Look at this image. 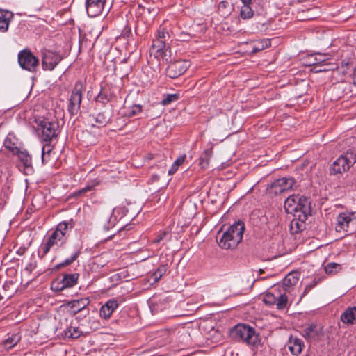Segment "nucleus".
Returning a JSON list of instances; mask_svg holds the SVG:
<instances>
[{"label": "nucleus", "instance_id": "obj_1", "mask_svg": "<svg viewBox=\"0 0 356 356\" xmlns=\"http://www.w3.org/2000/svg\"><path fill=\"white\" fill-rule=\"evenodd\" d=\"M245 231V223L239 220L225 229L221 228L216 235V241L220 248L234 250L242 241Z\"/></svg>", "mask_w": 356, "mask_h": 356}, {"label": "nucleus", "instance_id": "obj_2", "mask_svg": "<svg viewBox=\"0 0 356 356\" xmlns=\"http://www.w3.org/2000/svg\"><path fill=\"white\" fill-rule=\"evenodd\" d=\"M356 162V154L352 149H348L340 155L330 167L331 175H341L347 172Z\"/></svg>", "mask_w": 356, "mask_h": 356}, {"label": "nucleus", "instance_id": "obj_3", "mask_svg": "<svg viewBox=\"0 0 356 356\" xmlns=\"http://www.w3.org/2000/svg\"><path fill=\"white\" fill-rule=\"evenodd\" d=\"M308 203L307 199L304 196L292 195L286 199L284 207L287 213L300 217L299 213L305 214L307 211Z\"/></svg>", "mask_w": 356, "mask_h": 356}, {"label": "nucleus", "instance_id": "obj_4", "mask_svg": "<svg viewBox=\"0 0 356 356\" xmlns=\"http://www.w3.org/2000/svg\"><path fill=\"white\" fill-rule=\"evenodd\" d=\"M356 227V212L346 211L338 214L335 229L337 232H349Z\"/></svg>", "mask_w": 356, "mask_h": 356}, {"label": "nucleus", "instance_id": "obj_5", "mask_svg": "<svg viewBox=\"0 0 356 356\" xmlns=\"http://www.w3.org/2000/svg\"><path fill=\"white\" fill-rule=\"evenodd\" d=\"M85 89L81 81L76 82L72 92L69 99L67 111L71 116L78 114L82 101V93Z\"/></svg>", "mask_w": 356, "mask_h": 356}, {"label": "nucleus", "instance_id": "obj_6", "mask_svg": "<svg viewBox=\"0 0 356 356\" xmlns=\"http://www.w3.org/2000/svg\"><path fill=\"white\" fill-rule=\"evenodd\" d=\"M58 122L56 120L44 119L39 124L41 137L46 143H51L58 134Z\"/></svg>", "mask_w": 356, "mask_h": 356}, {"label": "nucleus", "instance_id": "obj_7", "mask_svg": "<svg viewBox=\"0 0 356 356\" xmlns=\"http://www.w3.org/2000/svg\"><path fill=\"white\" fill-rule=\"evenodd\" d=\"M18 63L22 69L30 72H35L39 65V60L29 49L22 50L18 54Z\"/></svg>", "mask_w": 356, "mask_h": 356}, {"label": "nucleus", "instance_id": "obj_8", "mask_svg": "<svg viewBox=\"0 0 356 356\" xmlns=\"http://www.w3.org/2000/svg\"><path fill=\"white\" fill-rule=\"evenodd\" d=\"M294 183V179L291 177H282L272 182L267 189L269 193L277 195L291 189Z\"/></svg>", "mask_w": 356, "mask_h": 356}, {"label": "nucleus", "instance_id": "obj_9", "mask_svg": "<svg viewBox=\"0 0 356 356\" xmlns=\"http://www.w3.org/2000/svg\"><path fill=\"white\" fill-rule=\"evenodd\" d=\"M62 59L63 57L59 53L47 49L42 51V65L44 70H53Z\"/></svg>", "mask_w": 356, "mask_h": 356}, {"label": "nucleus", "instance_id": "obj_10", "mask_svg": "<svg viewBox=\"0 0 356 356\" xmlns=\"http://www.w3.org/2000/svg\"><path fill=\"white\" fill-rule=\"evenodd\" d=\"M168 62L170 63L165 70V74L171 79H175L182 75L190 66L189 61L186 60H179L175 62H171L169 60Z\"/></svg>", "mask_w": 356, "mask_h": 356}, {"label": "nucleus", "instance_id": "obj_11", "mask_svg": "<svg viewBox=\"0 0 356 356\" xmlns=\"http://www.w3.org/2000/svg\"><path fill=\"white\" fill-rule=\"evenodd\" d=\"M170 49L166 44L159 40H153L152 44L149 49V54L157 59H162L166 62L169 61L170 58Z\"/></svg>", "mask_w": 356, "mask_h": 356}, {"label": "nucleus", "instance_id": "obj_12", "mask_svg": "<svg viewBox=\"0 0 356 356\" xmlns=\"http://www.w3.org/2000/svg\"><path fill=\"white\" fill-rule=\"evenodd\" d=\"M300 278V274L298 272H291L283 279L282 284L275 286L274 290L281 289L282 291L290 293L297 284Z\"/></svg>", "mask_w": 356, "mask_h": 356}, {"label": "nucleus", "instance_id": "obj_13", "mask_svg": "<svg viewBox=\"0 0 356 356\" xmlns=\"http://www.w3.org/2000/svg\"><path fill=\"white\" fill-rule=\"evenodd\" d=\"M65 240L66 239L64 238V235L63 234H59L58 232L54 230L51 236L47 238V241L41 245L42 254L40 255V257L41 258L44 257L54 245H58V243L63 244L65 242Z\"/></svg>", "mask_w": 356, "mask_h": 356}, {"label": "nucleus", "instance_id": "obj_14", "mask_svg": "<svg viewBox=\"0 0 356 356\" xmlns=\"http://www.w3.org/2000/svg\"><path fill=\"white\" fill-rule=\"evenodd\" d=\"M106 0H86V9L90 17L99 16L104 10Z\"/></svg>", "mask_w": 356, "mask_h": 356}, {"label": "nucleus", "instance_id": "obj_15", "mask_svg": "<svg viewBox=\"0 0 356 356\" xmlns=\"http://www.w3.org/2000/svg\"><path fill=\"white\" fill-rule=\"evenodd\" d=\"M302 336L309 340H318L323 336V327L315 323L308 324L302 330Z\"/></svg>", "mask_w": 356, "mask_h": 356}, {"label": "nucleus", "instance_id": "obj_16", "mask_svg": "<svg viewBox=\"0 0 356 356\" xmlns=\"http://www.w3.org/2000/svg\"><path fill=\"white\" fill-rule=\"evenodd\" d=\"M270 46L269 39H262L252 42H246V54H255Z\"/></svg>", "mask_w": 356, "mask_h": 356}, {"label": "nucleus", "instance_id": "obj_17", "mask_svg": "<svg viewBox=\"0 0 356 356\" xmlns=\"http://www.w3.org/2000/svg\"><path fill=\"white\" fill-rule=\"evenodd\" d=\"M90 302L89 298H84L70 301L67 303V306L70 307V312L75 315L79 312L84 310L90 304Z\"/></svg>", "mask_w": 356, "mask_h": 356}, {"label": "nucleus", "instance_id": "obj_18", "mask_svg": "<svg viewBox=\"0 0 356 356\" xmlns=\"http://www.w3.org/2000/svg\"><path fill=\"white\" fill-rule=\"evenodd\" d=\"M118 305L116 300H109L101 307L99 311L100 316L105 319L110 318L113 312L118 307Z\"/></svg>", "mask_w": 356, "mask_h": 356}, {"label": "nucleus", "instance_id": "obj_19", "mask_svg": "<svg viewBox=\"0 0 356 356\" xmlns=\"http://www.w3.org/2000/svg\"><path fill=\"white\" fill-rule=\"evenodd\" d=\"M246 344L251 346L252 350L260 345V339L255 330L246 325Z\"/></svg>", "mask_w": 356, "mask_h": 356}, {"label": "nucleus", "instance_id": "obj_20", "mask_svg": "<svg viewBox=\"0 0 356 356\" xmlns=\"http://www.w3.org/2000/svg\"><path fill=\"white\" fill-rule=\"evenodd\" d=\"M13 13L8 10H0V32L5 33L8 30Z\"/></svg>", "mask_w": 356, "mask_h": 356}, {"label": "nucleus", "instance_id": "obj_21", "mask_svg": "<svg viewBox=\"0 0 356 356\" xmlns=\"http://www.w3.org/2000/svg\"><path fill=\"white\" fill-rule=\"evenodd\" d=\"M341 321L346 325L356 323V307L347 308L341 315Z\"/></svg>", "mask_w": 356, "mask_h": 356}, {"label": "nucleus", "instance_id": "obj_22", "mask_svg": "<svg viewBox=\"0 0 356 356\" xmlns=\"http://www.w3.org/2000/svg\"><path fill=\"white\" fill-rule=\"evenodd\" d=\"M245 324L238 323L229 331L230 337L236 341H245Z\"/></svg>", "mask_w": 356, "mask_h": 356}, {"label": "nucleus", "instance_id": "obj_23", "mask_svg": "<svg viewBox=\"0 0 356 356\" xmlns=\"http://www.w3.org/2000/svg\"><path fill=\"white\" fill-rule=\"evenodd\" d=\"M303 346V342L300 339L293 337L289 338L288 341V348L293 355H299L302 352Z\"/></svg>", "mask_w": 356, "mask_h": 356}, {"label": "nucleus", "instance_id": "obj_24", "mask_svg": "<svg viewBox=\"0 0 356 356\" xmlns=\"http://www.w3.org/2000/svg\"><path fill=\"white\" fill-rule=\"evenodd\" d=\"M329 59V55L322 54L321 53H315L307 58L306 65L313 66L321 63H327Z\"/></svg>", "mask_w": 356, "mask_h": 356}, {"label": "nucleus", "instance_id": "obj_25", "mask_svg": "<svg viewBox=\"0 0 356 356\" xmlns=\"http://www.w3.org/2000/svg\"><path fill=\"white\" fill-rule=\"evenodd\" d=\"M79 275L78 273L65 274L62 280V286L60 290L65 288H70L77 284Z\"/></svg>", "mask_w": 356, "mask_h": 356}, {"label": "nucleus", "instance_id": "obj_26", "mask_svg": "<svg viewBox=\"0 0 356 356\" xmlns=\"http://www.w3.org/2000/svg\"><path fill=\"white\" fill-rule=\"evenodd\" d=\"M15 154L17 155L24 168H32V158L26 150H20L19 149Z\"/></svg>", "mask_w": 356, "mask_h": 356}, {"label": "nucleus", "instance_id": "obj_27", "mask_svg": "<svg viewBox=\"0 0 356 356\" xmlns=\"http://www.w3.org/2000/svg\"><path fill=\"white\" fill-rule=\"evenodd\" d=\"M81 254V250L79 248H74L72 254L70 258H67L63 262L57 264L55 266V269L59 270L62 268L66 267L72 264L74 261L77 259Z\"/></svg>", "mask_w": 356, "mask_h": 356}, {"label": "nucleus", "instance_id": "obj_28", "mask_svg": "<svg viewBox=\"0 0 356 356\" xmlns=\"http://www.w3.org/2000/svg\"><path fill=\"white\" fill-rule=\"evenodd\" d=\"M279 292L277 293L276 296V308L277 309H284L286 307L287 303H288V297L286 294L288 293L286 292H282V291L281 289L278 290Z\"/></svg>", "mask_w": 356, "mask_h": 356}, {"label": "nucleus", "instance_id": "obj_29", "mask_svg": "<svg viewBox=\"0 0 356 356\" xmlns=\"http://www.w3.org/2000/svg\"><path fill=\"white\" fill-rule=\"evenodd\" d=\"M266 220V217L259 210H254L250 215V221L254 226H259L260 222H265Z\"/></svg>", "mask_w": 356, "mask_h": 356}, {"label": "nucleus", "instance_id": "obj_30", "mask_svg": "<svg viewBox=\"0 0 356 356\" xmlns=\"http://www.w3.org/2000/svg\"><path fill=\"white\" fill-rule=\"evenodd\" d=\"M73 227L74 223L72 220L69 222L63 221L57 225L55 230L58 232L59 234H63L64 235V238L66 239L67 232L68 231L69 229H72Z\"/></svg>", "mask_w": 356, "mask_h": 356}, {"label": "nucleus", "instance_id": "obj_31", "mask_svg": "<svg viewBox=\"0 0 356 356\" xmlns=\"http://www.w3.org/2000/svg\"><path fill=\"white\" fill-rule=\"evenodd\" d=\"M111 99L109 90L106 88H102L100 92L95 98L96 102L106 104Z\"/></svg>", "mask_w": 356, "mask_h": 356}, {"label": "nucleus", "instance_id": "obj_32", "mask_svg": "<svg viewBox=\"0 0 356 356\" xmlns=\"http://www.w3.org/2000/svg\"><path fill=\"white\" fill-rule=\"evenodd\" d=\"M82 332L79 330L78 327H73L70 325L64 331V335L67 338L70 339H77L79 338Z\"/></svg>", "mask_w": 356, "mask_h": 356}, {"label": "nucleus", "instance_id": "obj_33", "mask_svg": "<svg viewBox=\"0 0 356 356\" xmlns=\"http://www.w3.org/2000/svg\"><path fill=\"white\" fill-rule=\"evenodd\" d=\"M19 340L20 337L18 335V334H13L10 337L4 341V347L6 349H10L17 345Z\"/></svg>", "mask_w": 356, "mask_h": 356}, {"label": "nucleus", "instance_id": "obj_34", "mask_svg": "<svg viewBox=\"0 0 356 356\" xmlns=\"http://www.w3.org/2000/svg\"><path fill=\"white\" fill-rule=\"evenodd\" d=\"M218 12L223 17L227 16L230 13L229 2L227 1H220L218 6Z\"/></svg>", "mask_w": 356, "mask_h": 356}, {"label": "nucleus", "instance_id": "obj_35", "mask_svg": "<svg viewBox=\"0 0 356 356\" xmlns=\"http://www.w3.org/2000/svg\"><path fill=\"white\" fill-rule=\"evenodd\" d=\"M96 123L99 126H104L109 121L110 117L105 111L99 112L96 116H92Z\"/></svg>", "mask_w": 356, "mask_h": 356}, {"label": "nucleus", "instance_id": "obj_36", "mask_svg": "<svg viewBox=\"0 0 356 356\" xmlns=\"http://www.w3.org/2000/svg\"><path fill=\"white\" fill-rule=\"evenodd\" d=\"M143 111V106L140 104H134L129 107L125 115L128 118H132L140 113Z\"/></svg>", "mask_w": 356, "mask_h": 356}, {"label": "nucleus", "instance_id": "obj_37", "mask_svg": "<svg viewBox=\"0 0 356 356\" xmlns=\"http://www.w3.org/2000/svg\"><path fill=\"white\" fill-rule=\"evenodd\" d=\"M167 269L168 266L166 264L160 265L152 275L154 281L155 282H158L165 274Z\"/></svg>", "mask_w": 356, "mask_h": 356}, {"label": "nucleus", "instance_id": "obj_38", "mask_svg": "<svg viewBox=\"0 0 356 356\" xmlns=\"http://www.w3.org/2000/svg\"><path fill=\"white\" fill-rule=\"evenodd\" d=\"M169 38L168 32L166 31L165 27L160 26L157 31L156 37L154 40H159L161 42H165L166 44V41Z\"/></svg>", "mask_w": 356, "mask_h": 356}, {"label": "nucleus", "instance_id": "obj_39", "mask_svg": "<svg viewBox=\"0 0 356 356\" xmlns=\"http://www.w3.org/2000/svg\"><path fill=\"white\" fill-rule=\"evenodd\" d=\"M276 296L277 294L272 291L267 292L263 298V301L266 305L268 306L275 305Z\"/></svg>", "mask_w": 356, "mask_h": 356}, {"label": "nucleus", "instance_id": "obj_40", "mask_svg": "<svg viewBox=\"0 0 356 356\" xmlns=\"http://www.w3.org/2000/svg\"><path fill=\"white\" fill-rule=\"evenodd\" d=\"M99 184V181H96V180H93L91 184H88L86 186H85L84 188L77 191H75L74 193V196H80V195H83L84 193L91 191L95 186L98 185Z\"/></svg>", "mask_w": 356, "mask_h": 356}, {"label": "nucleus", "instance_id": "obj_41", "mask_svg": "<svg viewBox=\"0 0 356 356\" xmlns=\"http://www.w3.org/2000/svg\"><path fill=\"white\" fill-rule=\"evenodd\" d=\"M186 159V155L184 154L179 158H177L175 161L172 165L170 169L168 170L169 175H172L175 173L178 169V167L183 164L184 160Z\"/></svg>", "mask_w": 356, "mask_h": 356}, {"label": "nucleus", "instance_id": "obj_42", "mask_svg": "<svg viewBox=\"0 0 356 356\" xmlns=\"http://www.w3.org/2000/svg\"><path fill=\"white\" fill-rule=\"evenodd\" d=\"M4 147L9 149L13 154L17 152V150L19 149L16 144L12 141V138L10 136H8L3 143Z\"/></svg>", "mask_w": 356, "mask_h": 356}, {"label": "nucleus", "instance_id": "obj_43", "mask_svg": "<svg viewBox=\"0 0 356 356\" xmlns=\"http://www.w3.org/2000/svg\"><path fill=\"white\" fill-rule=\"evenodd\" d=\"M179 95L178 94H167L163 95V98L161 100V104L163 106H167L170 103L178 100Z\"/></svg>", "mask_w": 356, "mask_h": 356}, {"label": "nucleus", "instance_id": "obj_44", "mask_svg": "<svg viewBox=\"0 0 356 356\" xmlns=\"http://www.w3.org/2000/svg\"><path fill=\"white\" fill-rule=\"evenodd\" d=\"M268 24L264 22H258L255 26H252L250 28V31L252 33H259L264 32L267 30Z\"/></svg>", "mask_w": 356, "mask_h": 356}, {"label": "nucleus", "instance_id": "obj_45", "mask_svg": "<svg viewBox=\"0 0 356 356\" xmlns=\"http://www.w3.org/2000/svg\"><path fill=\"white\" fill-rule=\"evenodd\" d=\"M254 2H252V0H246V19L251 18L254 15Z\"/></svg>", "mask_w": 356, "mask_h": 356}, {"label": "nucleus", "instance_id": "obj_46", "mask_svg": "<svg viewBox=\"0 0 356 356\" xmlns=\"http://www.w3.org/2000/svg\"><path fill=\"white\" fill-rule=\"evenodd\" d=\"M341 269V266L339 264L330 262L325 266V273L327 274H333L338 272Z\"/></svg>", "mask_w": 356, "mask_h": 356}, {"label": "nucleus", "instance_id": "obj_47", "mask_svg": "<svg viewBox=\"0 0 356 356\" xmlns=\"http://www.w3.org/2000/svg\"><path fill=\"white\" fill-rule=\"evenodd\" d=\"M52 149L53 147L51 145L50 143H47L45 145H43L42 150V162L44 161L47 157L49 156V154L51 152Z\"/></svg>", "mask_w": 356, "mask_h": 356}, {"label": "nucleus", "instance_id": "obj_48", "mask_svg": "<svg viewBox=\"0 0 356 356\" xmlns=\"http://www.w3.org/2000/svg\"><path fill=\"white\" fill-rule=\"evenodd\" d=\"M327 65H328V64L327 63L313 65L312 71H314L315 72L328 71V70H331V68L328 67Z\"/></svg>", "mask_w": 356, "mask_h": 356}, {"label": "nucleus", "instance_id": "obj_49", "mask_svg": "<svg viewBox=\"0 0 356 356\" xmlns=\"http://www.w3.org/2000/svg\"><path fill=\"white\" fill-rule=\"evenodd\" d=\"M170 235L168 232L163 231L162 232H160L154 239H153L152 243H159L161 241H163L164 238H165L167 236Z\"/></svg>", "mask_w": 356, "mask_h": 356}, {"label": "nucleus", "instance_id": "obj_50", "mask_svg": "<svg viewBox=\"0 0 356 356\" xmlns=\"http://www.w3.org/2000/svg\"><path fill=\"white\" fill-rule=\"evenodd\" d=\"M206 158L207 157L204 155H203L202 154H201V156L200 157V163L199 164L203 168H205L209 165L210 159L207 158V159Z\"/></svg>", "mask_w": 356, "mask_h": 356}, {"label": "nucleus", "instance_id": "obj_51", "mask_svg": "<svg viewBox=\"0 0 356 356\" xmlns=\"http://www.w3.org/2000/svg\"><path fill=\"white\" fill-rule=\"evenodd\" d=\"M212 154H213L212 148L207 149L202 153V154L207 157L206 158L207 159V158L211 159L212 156Z\"/></svg>", "mask_w": 356, "mask_h": 356}, {"label": "nucleus", "instance_id": "obj_52", "mask_svg": "<svg viewBox=\"0 0 356 356\" xmlns=\"http://www.w3.org/2000/svg\"><path fill=\"white\" fill-rule=\"evenodd\" d=\"M35 267V264L30 263L26 266L25 270L31 273Z\"/></svg>", "mask_w": 356, "mask_h": 356}, {"label": "nucleus", "instance_id": "obj_53", "mask_svg": "<svg viewBox=\"0 0 356 356\" xmlns=\"http://www.w3.org/2000/svg\"><path fill=\"white\" fill-rule=\"evenodd\" d=\"M353 83L356 86V67L355 68L354 72H353Z\"/></svg>", "mask_w": 356, "mask_h": 356}, {"label": "nucleus", "instance_id": "obj_54", "mask_svg": "<svg viewBox=\"0 0 356 356\" xmlns=\"http://www.w3.org/2000/svg\"><path fill=\"white\" fill-rule=\"evenodd\" d=\"M240 15L242 19H245V12L243 10H241Z\"/></svg>", "mask_w": 356, "mask_h": 356}, {"label": "nucleus", "instance_id": "obj_55", "mask_svg": "<svg viewBox=\"0 0 356 356\" xmlns=\"http://www.w3.org/2000/svg\"><path fill=\"white\" fill-rule=\"evenodd\" d=\"M255 282V280H254L252 282V284L250 286V287H252L253 284H254V282Z\"/></svg>", "mask_w": 356, "mask_h": 356}, {"label": "nucleus", "instance_id": "obj_56", "mask_svg": "<svg viewBox=\"0 0 356 356\" xmlns=\"http://www.w3.org/2000/svg\"><path fill=\"white\" fill-rule=\"evenodd\" d=\"M304 294H305V293L300 296V298L299 301H300V300L302 298Z\"/></svg>", "mask_w": 356, "mask_h": 356}, {"label": "nucleus", "instance_id": "obj_57", "mask_svg": "<svg viewBox=\"0 0 356 356\" xmlns=\"http://www.w3.org/2000/svg\"><path fill=\"white\" fill-rule=\"evenodd\" d=\"M252 188H253V187L252 186V187L250 188V190L248 191V192H250V191H252Z\"/></svg>", "mask_w": 356, "mask_h": 356}, {"label": "nucleus", "instance_id": "obj_58", "mask_svg": "<svg viewBox=\"0 0 356 356\" xmlns=\"http://www.w3.org/2000/svg\"><path fill=\"white\" fill-rule=\"evenodd\" d=\"M242 3L245 5V0H241Z\"/></svg>", "mask_w": 356, "mask_h": 356}]
</instances>
